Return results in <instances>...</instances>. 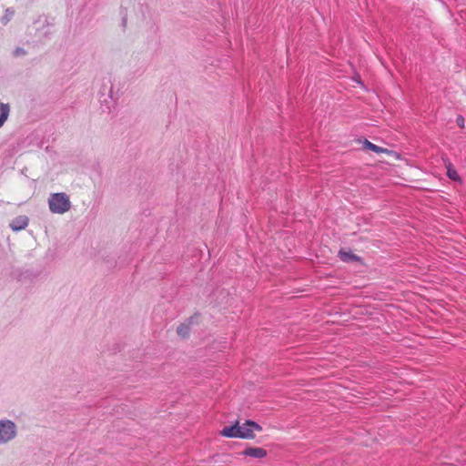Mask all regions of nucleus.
<instances>
[{"label": "nucleus", "instance_id": "nucleus-1", "mask_svg": "<svg viewBox=\"0 0 466 466\" xmlns=\"http://www.w3.org/2000/svg\"><path fill=\"white\" fill-rule=\"evenodd\" d=\"M18 426L11 419H0V446L13 442L18 436Z\"/></svg>", "mask_w": 466, "mask_h": 466}, {"label": "nucleus", "instance_id": "nucleus-2", "mask_svg": "<svg viewBox=\"0 0 466 466\" xmlns=\"http://www.w3.org/2000/svg\"><path fill=\"white\" fill-rule=\"evenodd\" d=\"M49 209L55 214H64L71 208L69 198L65 193H53L48 198Z\"/></svg>", "mask_w": 466, "mask_h": 466}, {"label": "nucleus", "instance_id": "nucleus-3", "mask_svg": "<svg viewBox=\"0 0 466 466\" xmlns=\"http://www.w3.org/2000/svg\"><path fill=\"white\" fill-rule=\"evenodd\" d=\"M254 431H260L261 427L254 421L247 420L245 423L239 424L240 434H238V438L253 439L255 437Z\"/></svg>", "mask_w": 466, "mask_h": 466}, {"label": "nucleus", "instance_id": "nucleus-4", "mask_svg": "<svg viewBox=\"0 0 466 466\" xmlns=\"http://www.w3.org/2000/svg\"><path fill=\"white\" fill-rule=\"evenodd\" d=\"M28 222L29 219L26 216H18L11 221L10 228L14 231H19L25 229L27 227Z\"/></svg>", "mask_w": 466, "mask_h": 466}, {"label": "nucleus", "instance_id": "nucleus-5", "mask_svg": "<svg viewBox=\"0 0 466 466\" xmlns=\"http://www.w3.org/2000/svg\"><path fill=\"white\" fill-rule=\"evenodd\" d=\"M242 454L245 456L252 457V458L261 459L267 455V451L263 448L249 447V448L245 449L242 451Z\"/></svg>", "mask_w": 466, "mask_h": 466}, {"label": "nucleus", "instance_id": "nucleus-6", "mask_svg": "<svg viewBox=\"0 0 466 466\" xmlns=\"http://www.w3.org/2000/svg\"><path fill=\"white\" fill-rule=\"evenodd\" d=\"M221 434L228 438H238V434H240L239 423L237 422L236 424L232 425V426L225 427L222 430Z\"/></svg>", "mask_w": 466, "mask_h": 466}, {"label": "nucleus", "instance_id": "nucleus-7", "mask_svg": "<svg viewBox=\"0 0 466 466\" xmlns=\"http://www.w3.org/2000/svg\"><path fill=\"white\" fill-rule=\"evenodd\" d=\"M10 114V106L8 104L0 103V128L4 126Z\"/></svg>", "mask_w": 466, "mask_h": 466}, {"label": "nucleus", "instance_id": "nucleus-8", "mask_svg": "<svg viewBox=\"0 0 466 466\" xmlns=\"http://www.w3.org/2000/svg\"><path fill=\"white\" fill-rule=\"evenodd\" d=\"M339 258L344 262L355 261L358 257L350 251L340 250L339 253Z\"/></svg>", "mask_w": 466, "mask_h": 466}, {"label": "nucleus", "instance_id": "nucleus-9", "mask_svg": "<svg viewBox=\"0 0 466 466\" xmlns=\"http://www.w3.org/2000/svg\"><path fill=\"white\" fill-rule=\"evenodd\" d=\"M363 146L365 148L371 150L373 152H376V153H383V152L387 151V149L378 147L377 145L370 142L367 139L364 141Z\"/></svg>", "mask_w": 466, "mask_h": 466}, {"label": "nucleus", "instance_id": "nucleus-10", "mask_svg": "<svg viewBox=\"0 0 466 466\" xmlns=\"http://www.w3.org/2000/svg\"><path fill=\"white\" fill-rule=\"evenodd\" d=\"M447 176L449 178L454 181H461L460 176L457 171L451 167V164L447 166Z\"/></svg>", "mask_w": 466, "mask_h": 466}, {"label": "nucleus", "instance_id": "nucleus-11", "mask_svg": "<svg viewBox=\"0 0 466 466\" xmlns=\"http://www.w3.org/2000/svg\"><path fill=\"white\" fill-rule=\"evenodd\" d=\"M25 55H26V51L22 47H17L14 51V56H17V57L24 56Z\"/></svg>", "mask_w": 466, "mask_h": 466}, {"label": "nucleus", "instance_id": "nucleus-12", "mask_svg": "<svg viewBox=\"0 0 466 466\" xmlns=\"http://www.w3.org/2000/svg\"><path fill=\"white\" fill-rule=\"evenodd\" d=\"M177 333L182 336V337H185L187 336V328L185 326V325H181L177 328Z\"/></svg>", "mask_w": 466, "mask_h": 466}, {"label": "nucleus", "instance_id": "nucleus-13", "mask_svg": "<svg viewBox=\"0 0 466 466\" xmlns=\"http://www.w3.org/2000/svg\"><path fill=\"white\" fill-rule=\"evenodd\" d=\"M457 123H458V125H459L460 127H462L464 126V119H463V117L459 116V117H458V119H457Z\"/></svg>", "mask_w": 466, "mask_h": 466}]
</instances>
